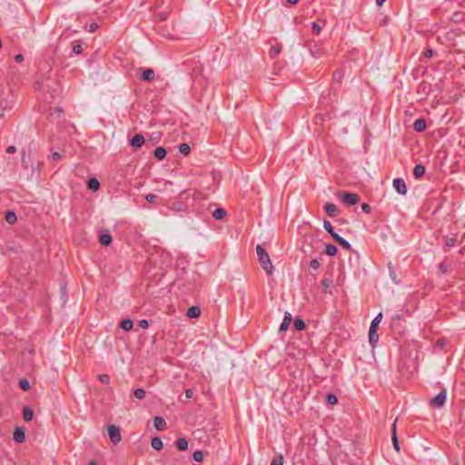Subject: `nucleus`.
Listing matches in <instances>:
<instances>
[{"mask_svg":"<svg viewBox=\"0 0 465 465\" xmlns=\"http://www.w3.org/2000/svg\"><path fill=\"white\" fill-rule=\"evenodd\" d=\"M87 186L91 191L96 192L100 187V182L96 178H90L87 181Z\"/></svg>","mask_w":465,"mask_h":465,"instance_id":"nucleus-18","label":"nucleus"},{"mask_svg":"<svg viewBox=\"0 0 465 465\" xmlns=\"http://www.w3.org/2000/svg\"><path fill=\"white\" fill-rule=\"evenodd\" d=\"M72 51L74 54H80L83 52V47L80 44H76L73 46Z\"/></svg>","mask_w":465,"mask_h":465,"instance_id":"nucleus-42","label":"nucleus"},{"mask_svg":"<svg viewBox=\"0 0 465 465\" xmlns=\"http://www.w3.org/2000/svg\"><path fill=\"white\" fill-rule=\"evenodd\" d=\"M324 210L330 217H335L338 214V208L332 203H327L324 206Z\"/></svg>","mask_w":465,"mask_h":465,"instance_id":"nucleus-10","label":"nucleus"},{"mask_svg":"<svg viewBox=\"0 0 465 465\" xmlns=\"http://www.w3.org/2000/svg\"><path fill=\"white\" fill-rule=\"evenodd\" d=\"M326 401L329 404L334 405L337 403V397L334 394H328L326 396Z\"/></svg>","mask_w":465,"mask_h":465,"instance_id":"nucleus-39","label":"nucleus"},{"mask_svg":"<svg viewBox=\"0 0 465 465\" xmlns=\"http://www.w3.org/2000/svg\"><path fill=\"white\" fill-rule=\"evenodd\" d=\"M463 238H465V232L463 233Z\"/></svg>","mask_w":465,"mask_h":465,"instance_id":"nucleus-60","label":"nucleus"},{"mask_svg":"<svg viewBox=\"0 0 465 465\" xmlns=\"http://www.w3.org/2000/svg\"><path fill=\"white\" fill-rule=\"evenodd\" d=\"M203 452L202 450H195L193 453V460L197 461V462H200L203 460Z\"/></svg>","mask_w":465,"mask_h":465,"instance_id":"nucleus-34","label":"nucleus"},{"mask_svg":"<svg viewBox=\"0 0 465 465\" xmlns=\"http://www.w3.org/2000/svg\"><path fill=\"white\" fill-rule=\"evenodd\" d=\"M108 433H109L111 441L114 445L118 444L121 441L122 437H121V431H120L119 427H117L115 425H110L108 427Z\"/></svg>","mask_w":465,"mask_h":465,"instance_id":"nucleus-4","label":"nucleus"},{"mask_svg":"<svg viewBox=\"0 0 465 465\" xmlns=\"http://www.w3.org/2000/svg\"><path fill=\"white\" fill-rule=\"evenodd\" d=\"M385 1H386V0H376V5H377L378 6H381V5L384 4V2H385Z\"/></svg>","mask_w":465,"mask_h":465,"instance_id":"nucleus-56","label":"nucleus"},{"mask_svg":"<svg viewBox=\"0 0 465 465\" xmlns=\"http://www.w3.org/2000/svg\"><path fill=\"white\" fill-rule=\"evenodd\" d=\"M413 128L415 131L420 133L426 129V122L425 120L419 118L416 119L413 124Z\"/></svg>","mask_w":465,"mask_h":465,"instance_id":"nucleus-12","label":"nucleus"},{"mask_svg":"<svg viewBox=\"0 0 465 465\" xmlns=\"http://www.w3.org/2000/svg\"><path fill=\"white\" fill-rule=\"evenodd\" d=\"M13 439L15 442H24L25 440V430L22 427H16L13 433Z\"/></svg>","mask_w":465,"mask_h":465,"instance_id":"nucleus-7","label":"nucleus"},{"mask_svg":"<svg viewBox=\"0 0 465 465\" xmlns=\"http://www.w3.org/2000/svg\"><path fill=\"white\" fill-rule=\"evenodd\" d=\"M271 465H283V457H282V455L280 454L278 457L274 458L272 460Z\"/></svg>","mask_w":465,"mask_h":465,"instance_id":"nucleus-40","label":"nucleus"},{"mask_svg":"<svg viewBox=\"0 0 465 465\" xmlns=\"http://www.w3.org/2000/svg\"><path fill=\"white\" fill-rule=\"evenodd\" d=\"M439 271L442 274H446L449 272L450 264L446 262H442L438 265Z\"/></svg>","mask_w":465,"mask_h":465,"instance_id":"nucleus-31","label":"nucleus"},{"mask_svg":"<svg viewBox=\"0 0 465 465\" xmlns=\"http://www.w3.org/2000/svg\"><path fill=\"white\" fill-rule=\"evenodd\" d=\"M201 314V309L198 306H192L187 310L186 315L189 318H197Z\"/></svg>","mask_w":465,"mask_h":465,"instance_id":"nucleus-14","label":"nucleus"},{"mask_svg":"<svg viewBox=\"0 0 465 465\" xmlns=\"http://www.w3.org/2000/svg\"><path fill=\"white\" fill-rule=\"evenodd\" d=\"M312 31L316 35H320V33L322 31V25H320V21L313 22L312 24Z\"/></svg>","mask_w":465,"mask_h":465,"instance_id":"nucleus-32","label":"nucleus"},{"mask_svg":"<svg viewBox=\"0 0 465 465\" xmlns=\"http://www.w3.org/2000/svg\"><path fill=\"white\" fill-rule=\"evenodd\" d=\"M292 314L289 313V312H285L284 313V317H283V320L280 325V328H279V331H285L288 330L289 326H290V323L292 322Z\"/></svg>","mask_w":465,"mask_h":465,"instance_id":"nucleus-9","label":"nucleus"},{"mask_svg":"<svg viewBox=\"0 0 465 465\" xmlns=\"http://www.w3.org/2000/svg\"><path fill=\"white\" fill-rule=\"evenodd\" d=\"M21 164H22V167L25 170H27L29 168V163L26 159V155H25V151L23 150L22 151V159H21Z\"/></svg>","mask_w":465,"mask_h":465,"instance_id":"nucleus-37","label":"nucleus"},{"mask_svg":"<svg viewBox=\"0 0 465 465\" xmlns=\"http://www.w3.org/2000/svg\"><path fill=\"white\" fill-rule=\"evenodd\" d=\"M382 319V313L380 312L375 318L371 321L370 330H369V342L371 347H375L379 341V335L377 333V330L379 328V324Z\"/></svg>","mask_w":465,"mask_h":465,"instance_id":"nucleus-2","label":"nucleus"},{"mask_svg":"<svg viewBox=\"0 0 465 465\" xmlns=\"http://www.w3.org/2000/svg\"><path fill=\"white\" fill-rule=\"evenodd\" d=\"M16 152V147L15 145H10L6 148L7 153H15Z\"/></svg>","mask_w":465,"mask_h":465,"instance_id":"nucleus-51","label":"nucleus"},{"mask_svg":"<svg viewBox=\"0 0 465 465\" xmlns=\"http://www.w3.org/2000/svg\"><path fill=\"white\" fill-rule=\"evenodd\" d=\"M323 289L325 292H327V290L330 288V286L331 285L332 283V280L330 279V278H323L321 282Z\"/></svg>","mask_w":465,"mask_h":465,"instance_id":"nucleus-38","label":"nucleus"},{"mask_svg":"<svg viewBox=\"0 0 465 465\" xmlns=\"http://www.w3.org/2000/svg\"><path fill=\"white\" fill-rule=\"evenodd\" d=\"M446 398L447 391L446 389H442L435 397L431 399L430 403L437 408H441L445 404Z\"/></svg>","mask_w":465,"mask_h":465,"instance_id":"nucleus-5","label":"nucleus"},{"mask_svg":"<svg viewBox=\"0 0 465 465\" xmlns=\"http://www.w3.org/2000/svg\"><path fill=\"white\" fill-rule=\"evenodd\" d=\"M320 262L317 259H312L310 262V266L313 269V270H318L320 268Z\"/></svg>","mask_w":465,"mask_h":465,"instance_id":"nucleus-44","label":"nucleus"},{"mask_svg":"<svg viewBox=\"0 0 465 465\" xmlns=\"http://www.w3.org/2000/svg\"><path fill=\"white\" fill-rule=\"evenodd\" d=\"M286 2L291 5H295L298 3V0H286Z\"/></svg>","mask_w":465,"mask_h":465,"instance_id":"nucleus-57","label":"nucleus"},{"mask_svg":"<svg viewBox=\"0 0 465 465\" xmlns=\"http://www.w3.org/2000/svg\"><path fill=\"white\" fill-rule=\"evenodd\" d=\"M5 218L6 223H8L9 224H14L17 220L16 214L13 211H8L5 213Z\"/></svg>","mask_w":465,"mask_h":465,"instance_id":"nucleus-25","label":"nucleus"},{"mask_svg":"<svg viewBox=\"0 0 465 465\" xmlns=\"http://www.w3.org/2000/svg\"><path fill=\"white\" fill-rule=\"evenodd\" d=\"M393 188L395 191L401 194L405 195L407 193V185L405 181L402 178H396L392 183Z\"/></svg>","mask_w":465,"mask_h":465,"instance_id":"nucleus-6","label":"nucleus"},{"mask_svg":"<svg viewBox=\"0 0 465 465\" xmlns=\"http://www.w3.org/2000/svg\"><path fill=\"white\" fill-rule=\"evenodd\" d=\"M19 386L25 391H28L30 389V383H29V381L26 379L20 380L19 381Z\"/></svg>","mask_w":465,"mask_h":465,"instance_id":"nucleus-36","label":"nucleus"},{"mask_svg":"<svg viewBox=\"0 0 465 465\" xmlns=\"http://www.w3.org/2000/svg\"><path fill=\"white\" fill-rule=\"evenodd\" d=\"M179 152L183 155H188L191 152V147L188 143H181L179 145Z\"/></svg>","mask_w":465,"mask_h":465,"instance_id":"nucleus-29","label":"nucleus"},{"mask_svg":"<svg viewBox=\"0 0 465 465\" xmlns=\"http://www.w3.org/2000/svg\"><path fill=\"white\" fill-rule=\"evenodd\" d=\"M97 28H98V25L95 23H93L89 26V32L94 33L97 30Z\"/></svg>","mask_w":465,"mask_h":465,"instance_id":"nucleus-52","label":"nucleus"},{"mask_svg":"<svg viewBox=\"0 0 465 465\" xmlns=\"http://www.w3.org/2000/svg\"><path fill=\"white\" fill-rule=\"evenodd\" d=\"M151 444H152V447H153L154 450H162V449H163V441H162L161 438H159V437H154V438H153V439H152V442H151Z\"/></svg>","mask_w":465,"mask_h":465,"instance_id":"nucleus-26","label":"nucleus"},{"mask_svg":"<svg viewBox=\"0 0 465 465\" xmlns=\"http://www.w3.org/2000/svg\"><path fill=\"white\" fill-rule=\"evenodd\" d=\"M256 253L262 269L268 275H272L274 272V267L266 250L262 245L258 244L256 246Z\"/></svg>","mask_w":465,"mask_h":465,"instance_id":"nucleus-1","label":"nucleus"},{"mask_svg":"<svg viewBox=\"0 0 465 465\" xmlns=\"http://www.w3.org/2000/svg\"><path fill=\"white\" fill-rule=\"evenodd\" d=\"M184 393L186 399H191L193 396V391L192 389H187Z\"/></svg>","mask_w":465,"mask_h":465,"instance_id":"nucleus-50","label":"nucleus"},{"mask_svg":"<svg viewBox=\"0 0 465 465\" xmlns=\"http://www.w3.org/2000/svg\"><path fill=\"white\" fill-rule=\"evenodd\" d=\"M138 326H139L141 329L145 330V329H147V328H148V326H149V322H148V321H147V320H141V321H139V322H138Z\"/></svg>","mask_w":465,"mask_h":465,"instance_id":"nucleus-45","label":"nucleus"},{"mask_svg":"<svg viewBox=\"0 0 465 465\" xmlns=\"http://www.w3.org/2000/svg\"><path fill=\"white\" fill-rule=\"evenodd\" d=\"M425 173V167L422 164H417L413 169V175L415 178H421Z\"/></svg>","mask_w":465,"mask_h":465,"instance_id":"nucleus-19","label":"nucleus"},{"mask_svg":"<svg viewBox=\"0 0 465 465\" xmlns=\"http://www.w3.org/2000/svg\"><path fill=\"white\" fill-rule=\"evenodd\" d=\"M310 51H311V53H312L313 55H315V56H319V55L317 54V53H314V51L312 50V48H311V49H310Z\"/></svg>","mask_w":465,"mask_h":465,"instance_id":"nucleus-59","label":"nucleus"},{"mask_svg":"<svg viewBox=\"0 0 465 465\" xmlns=\"http://www.w3.org/2000/svg\"><path fill=\"white\" fill-rule=\"evenodd\" d=\"M120 326L123 330L129 331L133 329L134 323L130 319H124L121 322Z\"/></svg>","mask_w":465,"mask_h":465,"instance_id":"nucleus-24","label":"nucleus"},{"mask_svg":"<svg viewBox=\"0 0 465 465\" xmlns=\"http://www.w3.org/2000/svg\"><path fill=\"white\" fill-rule=\"evenodd\" d=\"M456 244H457V239H456L454 236H452V237H448V238L446 239V245H447L448 247H453V246H455Z\"/></svg>","mask_w":465,"mask_h":465,"instance_id":"nucleus-41","label":"nucleus"},{"mask_svg":"<svg viewBox=\"0 0 465 465\" xmlns=\"http://www.w3.org/2000/svg\"><path fill=\"white\" fill-rule=\"evenodd\" d=\"M99 381L102 383L108 384L110 382V377L108 374H101L99 375Z\"/></svg>","mask_w":465,"mask_h":465,"instance_id":"nucleus-43","label":"nucleus"},{"mask_svg":"<svg viewBox=\"0 0 465 465\" xmlns=\"http://www.w3.org/2000/svg\"><path fill=\"white\" fill-rule=\"evenodd\" d=\"M361 209L366 213H370L371 211V206L368 203H362L361 204Z\"/></svg>","mask_w":465,"mask_h":465,"instance_id":"nucleus-49","label":"nucleus"},{"mask_svg":"<svg viewBox=\"0 0 465 465\" xmlns=\"http://www.w3.org/2000/svg\"><path fill=\"white\" fill-rule=\"evenodd\" d=\"M294 328L297 331H302L305 328V322L302 319H295L293 322Z\"/></svg>","mask_w":465,"mask_h":465,"instance_id":"nucleus-30","label":"nucleus"},{"mask_svg":"<svg viewBox=\"0 0 465 465\" xmlns=\"http://www.w3.org/2000/svg\"><path fill=\"white\" fill-rule=\"evenodd\" d=\"M334 241H336L343 249L351 250V243L345 240L344 238L341 237L340 235L334 236Z\"/></svg>","mask_w":465,"mask_h":465,"instance_id":"nucleus-13","label":"nucleus"},{"mask_svg":"<svg viewBox=\"0 0 465 465\" xmlns=\"http://www.w3.org/2000/svg\"><path fill=\"white\" fill-rule=\"evenodd\" d=\"M100 243L104 246H108L112 242V236L109 233H103L99 238Z\"/></svg>","mask_w":465,"mask_h":465,"instance_id":"nucleus-22","label":"nucleus"},{"mask_svg":"<svg viewBox=\"0 0 465 465\" xmlns=\"http://www.w3.org/2000/svg\"><path fill=\"white\" fill-rule=\"evenodd\" d=\"M175 445L179 450H185L188 448V441L184 438H179L176 440Z\"/></svg>","mask_w":465,"mask_h":465,"instance_id":"nucleus-21","label":"nucleus"},{"mask_svg":"<svg viewBox=\"0 0 465 465\" xmlns=\"http://www.w3.org/2000/svg\"><path fill=\"white\" fill-rule=\"evenodd\" d=\"M155 77V73L153 69H145L143 71L142 79L144 81H152Z\"/></svg>","mask_w":465,"mask_h":465,"instance_id":"nucleus-17","label":"nucleus"},{"mask_svg":"<svg viewBox=\"0 0 465 465\" xmlns=\"http://www.w3.org/2000/svg\"><path fill=\"white\" fill-rule=\"evenodd\" d=\"M432 54H433V51L431 49H428L425 53H424V56L425 57H431L432 56Z\"/></svg>","mask_w":465,"mask_h":465,"instance_id":"nucleus-55","label":"nucleus"},{"mask_svg":"<svg viewBox=\"0 0 465 465\" xmlns=\"http://www.w3.org/2000/svg\"><path fill=\"white\" fill-rule=\"evenodd\" d=\"M153 426L157 430H163L166 428V421L162 417H155L153 420Z\"/></svg>","mask_w":465,"mask_h":465,"instance_id":"nucleus-11","label":"nucleus"},{"mask_svg":"<svg viewBox=\"0 0 465 465\" xmlns=\"http://www.w3.org/2000/svg\"><path fill=\"white\" fill-rule=\"evenodd\" d=\"M15 60L17 63H22L24 61V55L21 54H18L15 56Z\"/></svg>","mask_w":465,"mask_h":465,"instance_id":"nucleus-53","label":"nucleus"},{"mask_svg":"<svg viewBox=\"0 0 465 465\" xmlns=\"http://www.w3.org/2000/svg\"><path fill=\"white\" fill-rule=\"evenodd\" d=\"M202 74V66H201V65H197L196 67H194V68L193 69V75H195V76H196V75H199V74Z\"/></svg>","mask_w":465,"mask_h":465,"instance_id":"nucleus-48","label":"nucleus"},{"mask_svg":"<svg viewBox=\"0 0 465 465\" xmlns=\"http://www.w3.org/2000/svg\"><path fill=\"white\" fill-rule=\"evenodd\" d=\"M156 198H157V196L153 193H148L145 195V200L149 203H154Z\"/></svg>","mask_w":465,"mask_h":465,"instance_id":"nucleus-46","label":"nucleus"},{"mask_svg":"<svg viewBox=\"0 0 465 465\" xmlns=\"http://www.w3.org/2000/svg\"><path fill=\"white\" fill-rule=\"evenodd\" d=\"M153 155L157 160H163L166 156V150L163 147H157L153 152Z\"/></svg>","mask_w":465,"mask_h":465,"instance_id":"nucleus-20","label":"nucleus"},{"mask_svg":"<svg viewBox=\"0 0 465 465\" xmlns=\"http://www.w3.org/2000/svg\"><path fill=\"white\" fill-rule=\"evenodd\" d=\"M341 202L348 206L355 205L360 201V197L357 194L348 192L341 193Z\"/></svg>","mask_w":465,"mask_h":465,"instance_id":"nucleus-3","label":"nucleus"},{"mask_svg":"<svg viewBox=\"0 0 465 465\" xmlns=\"http://www.w3.org/2000/svg\"><path fill=\"white\" fill-rule=\"evenodd\" d=\"M226 211L223 208H217L213 211V216L216 220H222L225 217Z\"/></svg>","mask_w":465,"mask_h":465,"instance_id":"nucleus-23","label":"nucleus"},{"mask_svg":"<svg viewBox=\"0 0 465 465\" xmlns=\"http://www.w3.org/2000/svg\"><path fill=\"white\" fill-rule=\"evenodd\" d=\"M325 252L329 256H334L337 253V248L333 244H327L325 247Z\"/></svg>","mask_w":465,"mask_h":465,"instance_id":"nucleus-28","label":"nucleus"},{"mask_svg":"<svg viewBox=\"0 0 465 465\" xmlns=\"http://www.w3.org/2000/svg\"><path fill=\"white\" fill-rule=\"evenodd\" d=\"M51 157H52V160L57 161V160H59L61 158V154L59 153L55 152V153H52Z\"/></svg>","mask_w":465,"mask_h":465,"instance_id":"nucleus-54","label":"nucleus"},{"mask_svg":"<svg viewBox=\"0 0 465 465\" xmlns=\"http://www.w3.org/2000/svg\"><path fill=\"white\" fill-rule=\"evenodd\" d=\"M145 391L143 389H135L134 391V395L136 399L138 400H143L144 397H145Z\"/></svg>","mask_w":465,"mask_h":465,"instance_id":"nucleus-33","label":"nucleus"},{"mask_svg":"<svg viewBox=\"0 0 465 465\" xmlns=\"http://www.w3.org/2000/svg\"><path fill=\"white\" fill-rule=\"evenodd\" d=\"M23 418L25 421H31L33 420L34 411L30 407L25 406L23 408Z\"/></svg>","mask_w":465,"mask_h":465,"instance_id":"nucleus-15","label":"nucleus"},{"mask_svg":"<svg viewBox=\"0 0 465 465\" xmlns=\"http://www.w3.org/2000/svg\"><path fill=\"white\" fill-rule=\"evenodd\" d=\"M88 465H97V463L94 460H91Z\"/></svg>","mask_w":465,"mask_h":465,"instance_id":"nucleus-58","label":"nucleus"},{"mask_svg":"<svg viewBox=\"0 0 465 465\" xmlns=\"http://www.w3.org/2000/svg\"><path fill=\"white\" fill-rule=\"evenodd\" d=\"M144 137L141 134H135L130 141V144L134 148H141L144 143Z\"/></svg>","mask_w":465,"mask_h":465,"instance_id":"nucleus-8","label":"nucleus"},{"mask_svg":"<svg viewBox=\"0 0 465 465\" xmlns=\"http://www.w3.org/2000/svg\"><path fill=\"white\" fill-rule=\"evenodd\" d=\"M323 228L331 235V237L334 239V236L336 235H339L338 233H336L333 230V227L331 225V223L329 222V221H324L323 222Z\"/></svg>","mask_w":465,"mask_h":465,"instance_id":"nucleus-27","label":"nucleus"},{"mask_svg":"<svg viewBox=\"0 0 465 465\" xmlns=\"http://www.w3.org/2000/svg\"><path fill=\"white\" fill-rule=\"evenodd\" d=\"M397 419L394 420L393 424H392V442H393V447L394 449L397 450V451H400V446H399V441H398V438H397V434H396V423H397Z\"/></svg>","mask_w":465,"mask_h":465,"instance_id":"nucleus-16","label":"nucleus"},{"mask_svg":"<svg viewBox=\"0 0 465 465\" xmlns=\"http://www.w3.org/2000/svg\"><path fill=\"white\" fill-rule=\"evenodd\" d=\"M333 81L337 82V83H341L342 78H343V73L341 70H337L333 73Z\"/></svg>","mask_w":465,"mask_h":465,"instance_id":"nucleus-35","label":"nucleus"},{"mask_svg":"<svg viewBox=\"0 0 465 465\" xmlns=\"http://www.w3.org/2000/svg\"><path fill=\"white\" fill-rule=\"evenodd\" d=\"M279 53H280V48H279V47H276V46L272 47V48H271V50H270V54H271L272 56H275V55H277Z\"/></svg>","mask_w":465,"mask_h":465,"instance_id":"nucleus-47","label":"nucleus"}]
</instances>
